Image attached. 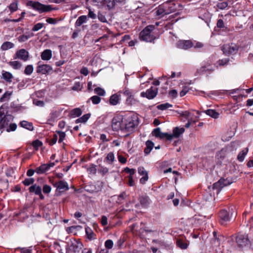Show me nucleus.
<instances>
[{"mask_svg":"<svg viewBox=\"0 0 253 253\" xmlns=\"http://www.w3.org/2000/svg\"><path fill=\"white\" fill-rule=\"evenodd\" d=\"M13 116L8 114L6 109L1 106L0 107V130H6L7 132L13 131L16 129L17 125L12 123Z\"/></svg>","mask_w":253,"mask_h":253,"instance_id":"nucleus-1","label":"nucleus"},{"mask_svg":"<svg viewBox=\"0 0 253 253\" xmlns=\"http://www.w3.org/2000/svg\"><path fill=\"white\" fill-rule=\"evenodd\" d=\"M139 124L138 117L137 114L131 113L128 115L124 121L123 127L124 131L131 132L133 131L136 126Z\"/></svg>","mask_w":253,"mask_h":253,"instance_id":"nucleus-2","label":"nucleus"},{"mask_svg":"<svg viewBox=\"0 0 253 253\" xmlns=\"http://www.w3.org/2000/svg\"><path fill=\"white\" fill-rule=\"evenodd\" d=\"M155 26L150 25L146 27L140 33L139 39L140 40L146 42H152L156 39L153 31L155 29Z\"/></svg>","mask_w":253,"mask_h":253,"instance_id":"nucleus-3","label":"nucleus"},{"mask_svg":"<svg viewBox=\"0 0 253 253\" xmlns=\"http://www.w3.org/2000/svg\"><path fill=\"white\" fill-rule=\"evenodd\" d=\"M91 1L93 5L108 10H113L116 5L115 0H91Z\"/></svg>","mask_w":253,"mask_h":253,"instance_id":"nucleus-4","label":"nucleus"},{"mask_svg":"<svg viewBox=\"0 0 253 253\" xmlns=\"http://www.w3.org/2000/svg\"><path fill=\"white\" fill-rule=\"evenodd\" d=\"M28 5L31 6L34 9L38 10L40 13L49 12L54 9L50 5H44L38 1H29Z\"/></svg>","mask_w":253,"mask_h":253,"instance_id":"nucleus-5","label":"nucleus"},{"mask_svg":"<svg viewBox=\"0 0 253 253\" xmlns=\"http://www.w3.org/2000/svg\"><path fill=\"white\" fill-rule=\"evenodd\" d=\"M28 5L31 6L34 9L38 10L40 13L49 12L54 9L50 5H44L38 1H29Z\"/></svg>","mask_w":253,"mask_h":253,"instance_id":"nucleus-6","label":"nucleus"},{"mask_svg":"<svg viewBox=\"0 0 253 253\" xmlns=\"http://www.w3.org/2000/svg\"><path fill=\"white\" fill-rule=\"evenodd\" d=\"M239 46L236 43H231L223 45L222 50L226 55L235 54L237 53Z\"/></svg>","mask_w":253,"mask_h":253,"instance_id":"nucleus-7","label":"nucleus"},{"mask_svg":"<svg viewBox=\"0 0 253 253\" xmlns=\"http://www.w3.org/2000/svg\"><path fill=\"white\" fill-rule=\"evenodd\" d=\"M233 208L229 211L226 210H222L219 213V217L220 218V222L221 224H224L227 222L230 221L232 213L231 211H233Z\"/></svg>","mask_w":253,"mask_h":253,"instance_id":"nucleus-8","label":"nucleus"},{"mask_svg":"<svg viewBox=\"0 0 253 253\" xmlns=\"http://www.w3.org/2000/svg\"><path fill=\"white\" fill-rule=\"evenodd\" d=\"M123 126L124 121L122 116H116L113 118L112 121V127L114 130H121L124 131L123 129Z\"/></svg>","mask_w":253,"mask_h":253,"instance_id":"nucleus-9","label":"nucleus"},{"mask_svg":"<svg viewBox=\"0 0 253 253\" xmlns=\"http://www.w3.org/2000/svg\"><path fill=\"white\" fill-rule=\"evenodd\" d=\"M236 241L240 247H244L250 244L248 236L246 234H239L236 238Z\"/></svg>","mask_w":253,"mask_h":253,"instance_id":"nucleus-10","label":"nucleus"},{"mask_svg":"<svg viewBox=\"0 0 253 253\" xmlns=\"http://www.w3.org/2000/svg\"><path fill=\"white\" fill-rule=\"evenodd\" d=\"M158 89L157 87H151L145 92H142L140 95L142 97H146L148 99L154 98L158 94Z\"/></svg>","mask_w":253,"mask_h":253,"instance_id":"nucleus-11","label":"nucleus"},{"mask_svg":"<svg viewBox=\"0 0 253 253\" xmlns=\"http://www.w3.org/2000/svg\"><path fill=\"white\" fill-rule=\"evenodd\" d=\"M172 1L169 0L162 4V7H164L167 15L175 12L176 10V4L172 3Z\"/></svg>","mask_w":253,"mask_h":253,"instance_id":"nucleus-12","label":"nucleus"},{"mask_svg":"<svg viewBox=\"0 0 253 253\" xmlns=\"http://www.w3.org/2000/svg\"><path fill=\"white\" fill-rule=\"evenodd\" d=\"M36 71L38 73L42 74H46L51 73L52 72V67L47 64H41V62L38 63Z\"/></svg>","mask_w":253,"mask_h":253,"instance_id":"nucleus-13","label":"nucleus"},{"mask_svg":"<svg viewBox=\"0 0 253 253\" xmlns=\"http://www.w3.org/2000/svg\"><path fill=\"white\" fill-rule=\"evenodd\" d=\"M193 43L190 40H179L176 43V46L179 48L187 50L193 47Z\"/></svg>","mask_w":253,"mask_h":253,"instance_id":"nucleus-14","label":"nucleus"},{"mask_svg":"<svg viewBox=\"0 0 253 253\" xmlns=\"http://www.w3.org/2000/svg\"><path fill=\"white\" fill-rule=\"evenodd\" d=\"M231 183L229 182L227 179L220 178L217 182H215L213 185V189H218L220 191L224 187L229 185Z\"/></svg>","mask_w":253,"mask_h":253,"instance_id":"nucleus-15","label":"nucleus"},{"mask_svg":"<svg viewBox=\"0 0 253 253\" xmlns=\"http://www.w3.org/2000/svg\"><path fill=\"white\" fill-rule=\"evenodd\" d=\"M16 57L14 59L18 58L24 61L28 60L29 58V52L25 49H21L16 51Z\"/></svg>","mask_w":253,"mask_h":253,"instance_id":"nucleus-16","label":"nucleus"},{"mask_svg":"<svg viewBox=\"0 0 253 253\" xmlns=\"http://www.w3.org/2000/svg\"><path fill=\"white\" fill-rule=\"evenodd\" d=\"M29 190L30 192L34 193L36 195L39 196L41 199L42 200L44 198L42 193V188L40 186L37 184L33 185L29 187Z\"/></svg>","mask_w":253,"mask_h":253,"instance_id":"nucleus-17","label":"nucleus"},{"mask_svg":"<svg viewBox=\"0 0 253 253\" xmlns=\"http://www.w3.org/2000/svg\"><path fill=\"white\" fill-rule=\"evenodd\" d=\"M213 70L214 69L211 66L210 64H207L206 65H203L201 67L197 70V71L195 73V76L203 75L206 72H212L213 71Z\"/></svg>","mask_w":253,"mask_h":253,"instance_id":"nucleus-18","label":"nucleus"},{"mask_svg":"<svg viewBox=\"0 0 253 253\" xmlns=\"http://www.w3.org/2000/svg\"><path fill=\"white\" fill-rule=\"evenodd\" d=\"M138 173L143 176L140 179V182L144 184L148 179V175L147 171L143 167H139L138 168Z\"/></svg>","mask_w":253,"mask_h":253,"instance_id":"nucleus-19","label":"nucleus"},{"mask_svg":"<svg viewBox=\"0 0 253 253\" xmlns=\"http://www.w3.org/2000/svg\"><path fill=\"white\" fill-rule=\"evenodd\" d=\"M138 200L141 206L145 208H147L151 203V200L149 197L145 195L140 196Z\"/></svg>","mask_w":253,"mask_h":253,"instance_id":"nucleus-20","label":"nucleus"},{"mask_svg":"<svg viewBox=\"0 0 253 253\" xmlns=\"http://www.w3.org/2000/svg\"><path fill=\"white\" fill-rule=\"evenodd\" d=\"M185 131L184 127H175L173 128L172 130V134H170L172 136V139L174 138H178Z\"/></svg>","mask_w":253,"mask_h":253,"instance_id":"nucleus-21","label":"nucleus"},{"mask_svg":"<svg viewBox=\"0 0 253 253\" xmlns=\"http://www.w3.org/2000/svg\"><path fill=\"white\" fill-rule=\"evenodd\" d=\"M54 186L60 192H63L69 189L68 183L63 181H60L59 182L56 183Z\"/></svg>","mask_w":253,"mask_h":253,"instance_id":"nucleus-22","label":"nucleus"},{"mask_svg":"<svg viewBox=\"0 0 253 253\" xmlns=\"http://www.w3.org/2000/svg\"><path fill=\"white\" fill-rule=\"evenodd\" d=\"M19 125L21 127L32 131L34 129L33 124L27 121H22L20 122Z\"/></svg>","mask_w":253,"mask_h":253,"instance_id":"nucleus-23","label":"nucleus"},{"mask_svg":"<svg viewBox=\"0 0 253 253\" xmlns=\"http://www.w3.org/2000/svg\"><path fill=\"white\" fill-rule=\"evenodd\" d=\"M52 57V51L50 49H45L41 54V58L43 60H49Z\"/></svg>","mask_w":253,"mask_h":253,"instance_id":"nucleus-24","label":"nucleus"},{"mask_svg":"<svg viewBox=\"0 0 253 253\" xmlns=\"http://www.w3.org/2000/svg\"><path fill=\"white\" fill-rule=\"evenodd\" d=\"M34 36V34L31 32L26 33L25 35H22L20 36L18 38V41L20 42H23L27 40H28L29 38Z\"/></svg>","mask_w":253,"mask_h":253,"instance_id":"nucleus-25","label":"nucleus"},{"mask_svg":"<svg viewBox=\"0 0 253 253\" xmlns=\"http://www.w3.org/2000/svg\"><path fill=\"white\" fill-rule=\"evenodd\" d=\"M85 231L86 233V236L87 239L90 240H93L95 238V234L94 233L93 231L91 228L88 227H86L85 228Z\"/></svg>","mask_w":253,"mask_h":253,"instance_id":"nucleus-26","label":"nucleus"},{"mask_svg":"<svg viewBox=\"0 0 253 253\" xmlns=\"http://www.w3.org/2000/svg\"><path fill=\"white\" fill-rule=\"evenodd\" d=\"M178 114H179L180 116L182 117L181 120L182 121H185V120L188 121V119L191 117V115L192 114L191 113L188 111H180L178 112Z\"/></svg>","mask_w":253,"mask_h":253,"instance_id":"nucleus-27","label":"nucleus"},{"mask_svg":"<svg viewBox=\"0 0 253 253\" xmlns=\"http://www.w3.org/2000/svg\"><path fill=\"white\" fill-rule=\"evenodd\" d=\"M120 96L117 94H114L111 96L109 102L112 105H116L119 103Z\"/></svg>","mask_w":253,"mask_h":253,"instance_id":"nucleus-28","label":"nucleus"},{"mask_svg":"<svg viewBox=\"0 0 253 253\" xmlns=\"http://www.w3.org/2000/svg\"><path fill=\"white\" fill-rule=\"evenodd\" d=\"M134 12L135 13H138L139 14L138 16H139L144 14L145 12L144 4L143 3H140V4L134 9Z\"/></svg>","mask_w":253,"mask_h":253,"instance_id":"nucleus-29","label":"nucleus"},{"mask_svg":"<svg viewBox=\"0 0 253 253\" xmlns=\"http://www.w3.org/2000/svg\"><path fill=\"white\" fill-rule=\"evenodd\" d=\"M204 112L210 117L217 119L218 118L219 114L215 110L212 109H208L204 111Z\"/></svg>","mask_w":253,"mask_h":253,"instance_id":"nucleus-30","label":"nucleus"},{"mask_svg":"<svg viewBox=\"0 0 253 253\" xmlns=\"http://www.w3.org/2000/svg\"><path fill=\"white\" fill-rule=\"evenodd\" d=\"M249 151V149L246 148L239 153L237 156V159L240 162H243Z\"/></svg>","mask_w":253,"mask_h":253,"instance_id":"nucleus-31","label":"nucleus"},{"mask_svg":"<svg viewBox=\"0 0 253 253\" xmlns=\"http://www.w3.org/2000/svg\"><path fill=\"white\" fill-rule=\"evenodd\" d=\"M155 13L156 16H160L161 17L167 15L165 12L164 7H162V4L160 5L157 8Z\"/></svg>","mask_w":253,"mask_h":253,"instance_id":"nucleus-32","label":"nucleus"},{"mask_svg":"<svg viewBox=\"0 0 253 253\" xmlns=\"http://www.w3.org/2000/svg\"><path fill=\"white\" fill-rule=\"evenodd\" d=\"M2 78L7 82L11 83L13 76L11 73L6 71H2Z\"/></svg>","mask_w":253,"mask_h":253,"instance_id":"nucleus-33","label":"nucleus"},{"mask_svg":"<svg viewBox=\"0 0 253 253\" xmlns=\"http://www.w3.org/2000/svg\"><path fill=\"white\" fill-rule=\"evenodd\" d=\"M97 183L98 184L97 187L92 186L93 187H92L90 189H89L88 188H87V186H85V190H86L87 191H89L90 192H97V191L101 190V188L103 186L102 182L98 181L97 182Z\"/></svg>","mask_w":253,"mask_h":253,"instance_id":"nucleus-34","label":"nucleus"},{"mask_svg":"<svg viewBox=\"0 0 253 253\" xmlns=\"http://www.w3.org/2000/svg\"><path fill=\"white\" fill-rule=\"evenodd\" d=\"M48 170L49 169L48 168L47 164H43L40 166L39 168H38L36 169V171L38 174H42Z\"/></svg>","mask_w":253,"mask_h":253,"instance_id":"nucleus-35","label":"nucleus"},{"mask_svg":"<svg viewBox=\"0 0 253 253\" xmlns=\"http://www.w3.org/2000/svg\"><path fill=\"white\" fill-rule=\"evenodd\" d=\"M153 147L154 143L153 142L150 140L147 141L146 142V147L144 149V153L146 154H149Z\"/></svg>","mask_w":253,"mask_h":253,"instance_id":"nucleus-36","label":"nucleus"},{"mask_svg":"<svg viewBox=\"0 0 253 253\" xmlns=\"http://www.w3.org/2000/svg\"><path fill=\"white\" fill-rule=\"evenodd\" d=\"M14 46V44L13 43L10 42H5L2 44L1 49L2 50H6L13 48Z\"/></svg>","mask_w":253,"mask_h":253,"instance_id":"nucleus-37","label":"nucleus"},{"mask_svg":"<svg viewBox=\"0 0 253 253\" xmlns=\"http://www.w3.org/2000/svg\"><path fill=\"white\" fill-rule=\"evenodd\" d=\"M228 5V3L227 1H223L222 0H219L216 4V7L223 10L225 9Z\"/></svg>","mask_w":253,"mask_h":253,"instance_id":"nucleus-38","label":"nucleus"},{"mask_svg":"<svg viewBox=\"0 0 253 253\" xmlns=\"http://www.w3.org/2000/svg\"><path fill=\"white\" fill-rule=\"evenodd\" d=\"M8 64L15 70L20 69L22 67L21 63L18 61H10L8 62Z\"/></svg>","mask_w":253,"mask_h":253,"instance_id":"nucleus-39","label":"nucleus"},{"mask_svg":"<svg viewBox=\"0 0 253 253\" xmlns=\"http://www.w3.org/2000/svg\"><path fill=\"white\" fill-rule=\"evenodd\" d=\"M32 246H30L28 248L18 247L15 250L17 251L19 250L21 253H32Z\"/></svg>","mask_w":253,"mask_h":253,"instance_id":"nucleus-40","label":"nucleus"},{"mask_svg":"<svg viewBox=\"0 0 253 253\" xmlns=\"http://www.w3.org/2000/svg\"><path fill=\"white\" fill-rule=\"evenodd\" d=\"M127 196V195L126 192H122L121 194L118 196V200L117 202L119 204L123 203Z\"/></svg>","mask_w":253,"mask_h":253,"instance_id":"nucleus-41","label":"nucleus"},{"mask_svg":"<svg viewBox=\"0 0 253 253\" xmlns=\"http://www.w3.org/2000/svg\"><path fill=\"white\" fill-rule=\"evenodd\" d=\"M69 116L71 118H75L79 116V108H76L71 110L69 113Z\"/></svg>","mask_w":253,"mask_h":253,"instance_id":"nucleus-42","label":"nucleus"},{"mask_svg":"<svg viewBox=\"0 0 253 253\" xmlns=\"http://www.w3.org/2000/svg\"><path fill=\"white\" fill-rule=\"evenodd\" d=\"M11 94V93L8 91L5 92L0 98V102H2L8 100Z\"/></svg>","mask_w":253,"mask_h":253,"instance_id":"nucleus-43","label":"nucleus"},{"mask_svg":"<svg viewBox=\"0 0 253 253\" xmlns=\"http://www.w3.org/2000/svg\"><path fill=\"white\" fill-rule=\"evenodd\" d=\"M171 107H172L171 104H170L169 103H166L161 104L160 105H158L157 108L159 110H166L167 109Z\"/></svg>","mask_w":253,"mask_h":253,"instance_id":"nucleus-44","label":"nucleus"},{"mask_svg":"<svg viewBox=\"0 0 253 253\" xmlns=\"http://www.w3.org/2000/svg\"><path fill=\"white\" fill-rule=\"evenodd\" d=\"M79 227V226H72L68 227L66 230L68 233L76 234L77 233V231Z\"/></svg>","mask_w":253,"mask_h":253,"instance_id":"nucleus-45","label":"nucleus"},{"mask_svg":"<svg viewBox=\"0 0 253 253\" xmlns=\"http://www.w3.org/2000/svg\"><path fill=\"white\" fill-rule=\"evenodd\" d=\"M137 100L135 99H134V96L133 95L127 97L126 99V104L129 105L135 104Z\"/></svg>","mask_w":253,"mask_h":253,"instance_id":"nucleus-46","label":"nucleus"},{"mask_svg":"<svg viewBox=\"0 0 253 253\" xmlns=\"http://www.w3.org/2000/svg\"><path fill=\"white\" fill-rule=\"evenodd\" d=\"M9 9L11 12L16 11L18 9V2L15 1L11 3L9 6Z\"/></svg>","mask_w":253,"mask_h":253,"instance_id":"nucleus-47","label":"nucleus"},{"mask_svg":"<svg viewBox=\"0 0 253 253\" xmlns=\"http://www.w3.org/2000/svg\"><path fill=\"white\" fill-rule=\"evenodd\" d=\"M177 246L181 249H186L188 247L187 243L182 242L181 240H178L176 242Z\"/></svg>","mask_w":253,"mask_h":253,"instance_id":"nucleus-48","label":"nucleus"},{"mask_svg":"<svg viewBox=\"0 0 253 253\" xmlns=\"http://www.w3.org/2000/svg\"><path fill=\"white\" fill-rule=\"evenodd\" d=\"M158 138L161 139L166 138L168 140H171L172 139V136H171L170 134L168 133H163L161 131Z\"/></svg>","mask_w":253,"mask_h":253,"instance_id":"nucleus-49","label":"nucleus"},{"mask_svg":"<svg viewBox=\"0 0 253 253\" xmlns=\"http://www.w3.org/2000/svg\"><path fill=\"white\" fill-rule=\"evenodd\" d=\"M33 72V67L31 65H27L24 70V73L26 75H30Z\"/></svg>","mask_w":253,"mask_h":253,"instance_id":"nucleus-50","label":"nucleus"},{"mask_svg":"<svg viewBox=\"0 0 253 253\" xmlns=\"http://www.w3.org/2000/svg\"><path fill=\"white\" fill-rule=\"evenodd\" d=\"M90 113H87L80 117V123H85L90 117Z\"/></svg>","mask_w":253,"mask_h":253,"instance_id":"nucleus-51","label":"nucleus"},{"mask_svg":"<svg viewBox=\"0 0 253 253\" xmlns=\"http://www.w3.org/2000/svg\"><path fill=\"white\" fill-rule=\"evenodd\" d=\"M90 100H91L92 102L94 104H98L100 102L101 98L98 96L94 95L90 98Z\"/></svg>","mask_w":253,"mask_h":253,"instance_id":"nucleus-52","label":"nucleus"},{"mask_svg":"<svg viewBox=\"0 0 253 253\" xmlns=\"http://www.w3.org/2000/svg\"><path fill=\"white\" fill-rule=\"evenodd\" d=\"M98 18L100 21L103 23H107V19L102 12H99L97 15Z\"/></svg>","mask_w":253,"mask_h":253,"instance_id":"nucleus-53","label":"nucleus"},{"mask_svg":"<svg viewBox=\"0 0 253 253\" xmlns=\"http://www.w3.org/2000/svg\"><path fill=\"white\" fill-rule=\"evenodd\" d=\"M113 242L111 240H107L105 242V247L107 249H111L113 247Z\"/></svg>","mask_w":253,"mask_h":253,"instance_id":"nucleus-54","label":"nucleus"},{"mask_svg":"<svg viewBox=\"0 0 253 253\" xmlns=\"http://www.w3.org/2000/svg\"><path fill=\"white\" fill-rule=\"evenodd\" d=\"M87 170L90 174H95L96 172V166L91 165L89 168H87Z\"/></svg>","mask_w":253,"mask_h":253,"instance_id":"nucleus-55","label":"nucleus"},{"mask_svg":"<svg viewBox=\"0 0 253 253\" xmlns=\"http://www.w3.org/2000/svg\"><path fill=\"white\" fill-rule=\"evenodd\" d=\"M109 169L107 167L101 166L98 169V172L100 173L102 175H105L108 172Z\"/></svg>","mask_w":253,"mask_h":253,"instance_id":"nucleus-56","label":"nucleus"},{"mask_svg":"<svg viewBox=\"0 0 253 253\" xmlns=\"http://www.w3.org/2000/svg\"><path fill=\"white\" fill-rule=\"evenodd\" d=\"M95 92L99 95L104 96L105 94V90L100 87H96L94 89Z\"/></svg>","mask_w":253,"mask_h":253,"instance_id":"nucleus-57","label":"nucleus"},{"mask_svg":"<svg viewBox=\"0 0 253 253\" xmlns=\"http://www.w3.org/2000/svg\"><path fill=\"white\" fill-rule=\"evenodd\" d=\"M35 181V180L33 178H29L25 179L23 181V184L26 186L30 185L31 184H33Z\"/></svg>","mask_w":253,"mask_h":253,"instance_id":"nucleus-58","label":"nucleus"},{"mask_svg":"<svg viewBox=\"0 0 253 253\" xmlns=\"http://www.w3.org/2000/svg\"><path fill=\"white\" fill-rule=\"evenodd\" d=\"M33 104L39 107H43L44 105V103L43 101L39 100L36 99H33Z\"/></svg>","mask_w":253,"mask_h":253,"instance_id":"nucleus-59","label":"nucleus"},{"mask_svg":"<svg viewBox=\"0 0 253 253\" xmlns=\"http://www.w3.org/2000/svg\"><path fill=\"white\" fill-rule=\"evenodd\" d=\"M43 25V24L42 23H38L35 25V26L33 27L32 29V31L34 32L38 31L42 28Z\"/></svg>","mask_w":253,"mask_h":253,"instance_id":"nucleus-60","label":"nucleus"},{"mask_svg":"<svg viewBox=\"0 0 253 253\" xmlns=\"http://www.w3.org/2000/svg\"><path fill=\"white\" fill-rule=\"evenodd\" d=\"M229 58L223 59L219 60L217 61V64L219 66H223V65L227 64L229 62Z\"/></svg>","mask_w":253,"mask_h":253,"instance_id":"nucleus-61","label":"nucleus"},{"mask_svg":"<svg viewBox=\"0 0 253 253\" xmlns=\"http://www.w3.org/2000/svg\"><path fill=\"white\" fill-rule=\"evenodd\" d=\"M42 144V142L39 140H36L33 142V146L36 149H38Z\"/></svg>","mask_w":253,"mask_h":253,"instance_id":"nucleus-62","label":"nucleus"},{"mask_svg":"<svg viewBox=\"0 0 253 253\" xmlns=\"http://www.w3.org/2000/svg\"><path fill=\"white\" fill-rule=\"evenodd\" d=\"M115 157L113 152H110L108 154L106 159L107 161L112 163L114 161Z\"/></svg>","mask_w":253,"mask_h":253,"instance_id":"nucleus-63","label":"nucleus"},{"mask_svg":"<svg viewBox=\"0 0 253 253\" xmlns=\"http://www.w3.org/2000/svg\"><path fill=\"white\" fill-rule=\"evenodd\" d=\"M58 133L59 137L58 139V142L61 143L65 137V132L62 131H58Z\"/></svg>","mask_w":253,"mask_h":253,"instance_id":"nucleus-64","label":"nucleus"}]
</instances>
